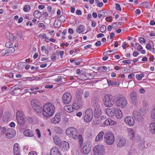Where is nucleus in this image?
Returning <instances> with one entry per match:
<instances>
[{
	"label": "nucleus",
	"instance_id": "1",
	"mask_svg": "<svg viewBox=\"0 0 155 155\" xmlns=\"http://www.w3.org/2000/svg\"><path fill=\"white\" fill-rule=\"evenodd\" d=\"M55 110L54 106L51 103L44 104L42 108V114L46 117H51L54 114Z\"/></svg>",
	"mask_w": 155,
	"mask_h": 155
},
{
	"label": "nucleus",
	"instance_id": "2",
	"mask_svg": "<svg viewBox=\"0 0 155 155\" xmlns=\"http://www.w3.org/2000/svg\"><path fill=\"white\" fill-rule=\"evenodd\" d=\"M78 142L80 149V151L83 154H87L90 152L91 147L89 144L85 143L83 148H81L83 144V138L81 134L78 135Z\"/></svg>",
	"mask_w": 155,
	"mask_h": 155
},
{
	"label": "nucleus",
	"instance_id": "3",
	"mask_svg": "<svg viewBox=\"0 0 155 155\" xmlns=\"http://www.w3.org/2000/svg\"><path fill=\"white\" fill-rule=\"evenodd\" d=\"M100 104V101L97 99L93 102V105L94 109V115L97 118L100 117L102 114Z\"/></svg>",
	"mask_w": 155,
	"mask_h": 155
},
{
	"label": "nucleus",
	"instance_id": "4",
	"mask_svg": "<svg viewBox=\"0 0 155 155\" xmlns=\"http://www.w3.org/2000/svg\"><path fill=\"white\" fill-rule=\"evenodd\" d=\"M104 141L107 145H112L114 141V137L113 134L110 132H106L104 136Z\"/></svg>",
	"mask_w": 155,
	"mask_h": 155
},
{
	"label": "nucleus",
	"instance_id": "5",
	"mask_svg": "<svg viewBox=\"0 0 155 155\" xmlns=\"http://www.w3.org/2000/svg\"><path fill=\"white\" fill-rule=\"evenodd\" d=\"M103 101L104 105L107 107H112L114 103L112 96L109 94L105 95L104 97Z\"/></svg>",
	"mask_w": 155,
	"mask_h": 155
},
{
	"label": "nucleus",
	"instance_id": "6",
	"mask_svg": "<svg viewBox=\"0 0 155 155\" xmlns=\"http://www.w3.org/2000/svg\"><path fill=\"white\" fill-rule=\"evenodd\" d=\"M31 104L32 107L37 113H41L42 110L41 105L39 101L36 99H33L31 101Z\"/></svg>",
	"mask_w": 155,
	"mask_h": 155
},
{
	"label": "nucleus",
	"instance_id": "7",
	"mask_svg": "<svg viewBox=\"0 0 155 155\" xmlns=\"http://www.w3.org/2000/svg\"><path fill=\"white\" fill-rule=\"evenodd\" d=\"M105 150L104 147L101 144H98L94 147L93 149L94 155H103Z\"/></svg>",
	"mask_w": 155,
	"mask_h": 155
},
{
	"label": "nucleus",
	"instance_id": "8",
	"mask_svg": "<svg viewBox=\"0 0 155 155\" xmlns=\"http://www.w3.org/2000/svg\"><path fill=\"white\" fill-rule=\"evenodd\" d=\"M77 132V130L73 127L68 128L66 130V134L72 137L74 139H77L78 137Z\"/></svg>",
	"mask_w": 155,
	"mask_h": 155
},
{
	"label": "nucleus",
	"instance_id": "9",
	"mask_svg": "<svg viewBox=\"0 0 155 155\" xmlns=\"http://www.w3.org/2000/svg\"><path fill=\"white\" fill-rule=\"evenodd\" d=\"M127 101L124 97H120L116 101L117 106L122 108H124L127 104Z\"/></svg>",
	"mask_w": 155,
	"mask_h": 155
},
{
	"label": "nucleus",
	"instance_id": "10",
	"mask_svg": "<svg viewBox=\"0 0 155 155\" xmlns=\"http://www.w3.org/2000/svg\"><path fill=\"white\" fill-rule=\"evenodd\" d=\"M116 144L118 147H122L126 145V140L123 136H118L116 139Z\"/></svg>",
	"mask_w": 155,
	"mask_h": 155
},
{
	"label": "nucleus",
	"instance_id": "11",
	"mask_svg": "<svg viewBox=\"0 0 155 155\" xmlns=\"http://www.w3.org/2000/svg\"><path fill=\"white\" fill-rule=\"evenodd\" d=\"M93 117V113L91 109H89L86 110L85 112L84 120L87 122L91 120Z\"/></svg>",
	"mask_w": 155,
	"mask_h": 155
},
{
	"label": "nucleus",
	"instance_id": "12",
	"mask_svg": "<svg viewBox=\"0 0 155 155\" xmlns=\"http://www.w3.org/2000/svg\"><path fill=\"white\" fill-rule=\"evenodd\" d=\"M72 96L69 93H64L62 97V102L65 104H68L71 101Z\"/></svg>",
	"mask_w": 155,
	"mask_h": 155
},
{
	"label": "nucleus",
	"instance_id": "13",
	"mask_svg": "<svg viewBox=\"0 0 155 155\" xmlns=\"http://www.w3.org/2000/svg\"><path fill=\"white\" fill-rule=\"evenodd\" d=\"M133 115L135 120L140 122H142L143 120V118L140 114L136 111H134Z\"/></svg>",
	"mask_w": 155,
	"mask_h": 155
},
{
	"label": "nucleus",
	"instance_id": "14",
	"mask_svg": "<svg viewBox=\"0 0 155 155\" xmlns=\"http://www.w3.org/2000/svg\"><path fill=\"white\" fill-rule=\"evenodd\" d=\"M125 124L130 126H133L134 124V120L132 117L127 116L124 118Z\"/></svg>",
	"mask_w": 155,
	"mask_h": 155
},
{
	"label": "nucleus",
	"instance_id": "15",
	"mask_svg": "<svg viewBox=\"0 0 155 155\" xmlns=\"http://www.w3.org/2000/svg\"><path fill=\"white\" fill-rule=\"evenodd\" d=\"M16 131L12 128L7 129V132L6 133V136L8 138H12L15 135Z\"/></svg>",
	"mask_w": 155,
	"mask_h": 155
},
{
	"label": "nucleus",
	"instance_id": "16",
	"mask_svg": "<svg viewBox=\"0 0 155 155\" xmlns=\"http://www.w3.org/2000/svg\"><path fill=\"white\" fill-rule=\"evenodd\" d=\"M130 99L132 103L133 104H135L137 102V95L135 92H131L130 95Z\"/></svg>",
	"mask_w": 155,
	"mask_h": 155
},
{
	"label": "nucleus",
	"instance_id": "17",
	"mask_svg": "<svg viewBox=\"0 0 155 155\" xmlns=\"http://www.w3.org/2000/svg\"><path fill=\"white\" fill-rule=\"evenodd\" d=\"M61 119L60 114L59 113H56L54 117L52 118L51 120V123L53 124H56L58 123L60 121Z\"/></svg>",
	"mask_w": 155,
	"mask_h": 155
},
{
	"label": "nucleus",
	"instance_id": "18",
	"mask_svg": "<svg viewBox=\"0 0 155 155\" xmlns=\"http://www.w3.org/2000/svg\"><path fill=\"white\" fill-rule=\"evenodd\" d=\"M78 79L84 81L87 80V78L85 76L84 71L82 70L81 71L79 69H78Z\"/></svg>",
	"mask_w": 155,
	"mask_h": 155
},
{
	"label": "nucleus",
	"instance_id": "19",
	"mask_svg": "<svg viewBox=\"0 0 155 155\" xmlns=\"http://www.w3.org/2000/svg\"><path fill=\"white\" fill-rule=\"evenodd\" d=\"M116 108H107L105 110V113L109 117L114 116L115 113Z\"/></svg>",
	"mask_w": 155,
	"mask_h": 155
},
{
	"label": "nucleus",
	"instance_id": "20",
	"mask_svg": "<svg viewBox=\"0 0 155 155\" xmlns=\"http://www.w3.org/2000/svg\"><path fill=\"white\" fill-rule=\"evenodd\" d=\"M51 155H61L58 149L56 147H52L50 150Z\"/></svg>",
	"mask_w": 155,
	"mask_h": 155
},
{
	"label": "nucleus",
	"instance_id": "21",
	"mask_svg": "<svg viewBox=\"0 0 155 155\" xmlns=\"http://www.w3.org/2000/svg\"><path fill=\"white\" fill-rule=\"evenodd\" d=\"M14 152L15 155H20V148L18 144L15 143L14 145Z\"/></svg>",
	"mask_w": 155,
	"mask_h": 155
},
{
	"label": "nucleus",
	"instance_id": "22",
	"mask_svg": "<svg viewBox=\"0 0 155 155\" xmlns=\"http://www.w3.org/2000/svg\"><path fill=\"white\" fill-rule=\"evenodd\" d=\"M114 121L112 120L110 118L107 119L104 122L103 124V127H105L110 125H114Z\"/></svg>",
	"mask_w": 155,
	"mask_h": 155
},
{
	"label": "nucleus",
	"instance_id": "23",
	"mask_svg": "<svg viewBox=\"0 0 155 155\" xmlns=\"http://www.w3.org/2000/svg\"><path fill=\"white\" fill-rule=\"evenodd\" d=\"M23 134L26 137H31L34 136L33 131L29 129H27L25 130L23 132Z\"/></svg>",
	"mask_w": 155,
	"mask_h": 155
},
{
	"label": "nucleus",
	"instance_id": "24",
	"mask_svg": "<svg viewBox=\"0 0 155 155\" xmlns=\"http://www.w3.org/2000/svg\"><path fill=\"white\" fill-rule=\"evenodd\" d=\"M62 143V150L65 151H68L69 148V143L65 141H63Z\"/></svg>",
	"mask_w": 155,
	"mask_h": 155
},
{
	"label": "nucleus",
	"instance_id": "25",
	"mask_svg": "<svg viewBox=\"0 0 155 155\" xmlns=\"http://www.w3.org/2000/svg\"><path fill=\"white\" fill-rule=\"evenodd\" d=\"M115 114L116 118L117 119H120L122 117V112L121 110L119 108H116Z\"/></svg>",
	"mask_w": 155,
	"mask_h": 155
},
{
	"label": "nucleus",
	"instance_id": "26",
	"mask_svg": "<svg viewBox=\"0 0 155 155\" xmlns=\"http://www.w3.org/2000/svg\"><path fill=\"white\" fill-rule=\"evenodd\" d=\"M104 134L103 131H101L100 132L96 137L95 140V141L98 142L102 140Z\"/></svg>",
	"mask_w": 155,
	"mask_h": 155
},
{
	"label": "nucleus",
	"instance_id": "27",
	"mask_svg": "<svg viewBox=\"0 0 155 155\" xmlns=\"http://www.w3.org/2000/svg\"><path fill=\"white\" fill-rule=\"evenodd\" d=\"M53 138L54 141L56 145L58 146L61 145V140L58 136H55Z\"/></svg>",
	"mask_w": 155,
	"mask_h": 155
},
{
	"label": "nucleus",
	"instance_id": "28",
	"mask_svg": "<svg viewBox=\"0 0 155 155\" xmlns=\"http://www.w3.org/2000/svg\"><path fill=\"white\" fill-rule=\"evenodd\" d=\"M149 129L150 132L153 134L155 135V123H150L149 125Z\"/></svg>",
	"mask_w": 155,
	"mask_h": 155
},
{
	"label": "nucleus",
	"instance_id": "29",
	"mask_svg": "<svg viewBox=\"0 0 155 155\" xmlns=\"http://www.w3.org/2000/svg\"><path fill=\"white\" fill-rule=\"evenodd\" d=\"M3 120L5 123L9 121L10 119V115L9 114L6 113L3 117Z\"/></svg>",
	"mask_w": 155,
	"mask_h": 155
},
{
	"label": "nucleus",
	"instance_id": "30",
	"mask_svg": "<svg viewBox=\"0 0 155 155\" xmlns=\"http://www.w3.org/2000/svg\"><path fill=\"white\" fill-rule=\"evenodd\" d=\"M84 91L83 90L80 89L78 91V102L80 101L81 103V104L83 102L82 100V96L83 94Z\"/></svg>",
	"mask_w": 155,
	"mask_h": 155
},
{
	"label": "nucleus",
	"instance_id": "31",
	"mask_svg": "<svg viewBox=\"0 0 155 155\" xmlns=\"http://www.w3.org/2000/svg\"><path fill=\"white\" fill-rule=\"evenodd\" d=\"M135 134L134 130L132 128L128 129V135L130 137V139H133L134 136Z\"/></svg>",
	"mask_w": 155,
	"mask_h": 155
},
{
	"label": "nucleus",
	"instance_id": "32",
	"mask_svg": "<svg viewBox=\"0 0 155 155\" xmlns=\"http://www.w3.org/2000/svg\"><path fill=\"white\" fill-rule=\"evenodd\" d=\"M64 108L65 110L68 112H71L73 111L72 106L71 105L65 106L64 107Z\"/></svg>",
	"mask_w": 155,
	"mask_h": 155
},
{
	"label": "nucleus",
	"instance_id": "33",
	"mask_svg": "<svg viewBox=\"0 0 155 155\" xmlns=\"http://www.w3.org/2000/svg\"><path fill=\"white\" fill-rule=\"evenodd\" d=\"M16 119L18 122L20 124L23 125L25 123L23 117L16 118Z\"/></svg>",
	"mask_w": 155,
	"mask_h": 155
},
{
	"label": "nucleus",
	"instance_id": "34",
	"mask_svg": "<svg viewBox=\"0 0 155 155\" xmlns=\"http://www.w3.org/2000/svg\"><path fill=\"white\" fill-rule=\"evenodd\" d=\"M54 130L55 133L58 134H61L63 132L62 130L60 127L57 126L54 127Z\"/></svg>",
	"mask_w": 155,
	"mask_h": 155
},
{
	"label": "nucleus",
	"instance_id": "35",
	"mask_svg": "<svg viewBox=\"0 0 155 155\" xmlns=\"http://www.w3.org/2000/svg\"><path fill=\"white\" fill-rule=\"evenodd\" d=\"M107 68L105 66H101L97 68V71L99 72H104L107 71Z\"/></svg>",
	"mask_w": 155,
	"mask_h": 155
},
{
	"label": "nucleus",
	"instance_id": "36",
	"mask_svg": "<svg viewBox=\"0 0 155 155\" xmlns=\"http://www.w3.org/2000/svg\"><path fill=\"white\" fill-rule=\"evenodd\" d=\"M144 76V74L143 73L137 74L136 75V78L138 80H141Z\"/></svg>",
	"mask_w": 155,
	"mask_h": 155
},
{
	"label": "nucleus",
	"instance_id": "37",
	"mask_svg": "<svg viewBox=\"0 0 155 155\" xmlns=\"http://www.w3.org/2000/svg\"><path fill=\"white\" fill-rule=\"evenodd\" d=\"M117 23V22H114L112 24V25H109L108 27L107 30L109 31H110L112 28H114L115 29H116L117 28H116L114 26V25H116Z\"/></svg>",
	"mask_w": 155,
	"mask_h": 155
},
{
	"label": "nucleus",
	"instance_id": "38",
	"mask_svg": "<svg viewBox=\"0 0 155 155\" xmlns=\"http://www.w3.org/2000/svg\"><path fill=\"white\" fill-rule=\"evenodd\" d=\"M84 28L83 25L79 26L78 28V33H81L83 32L84 30Z\"/></svg>",
	"mask_w": 155,
	"mask_h": 155
},
{
	"label": "nucleus",
	"instance_id": "39",
	"mask_svg": "<svg viewBox=\"0 0 155 155\" xmlns=\"http://www.w3.org/2000/svg\"><path fill=\"white\" fill-rule=\"evenodd\" d=\"M23 112L21 110L18 111L16 113V118L23 117Z\"/></svg>",
	"mask_w": 155,
	"mask_h": 155
},
{
	"label": "nucleus",
	"instance_id": "40",
	"mask_svg": "<svg viewBox=\"0 0 155 155\" xmlns=\"http://www.w3.org/2000/svg\"><path fill=\"white\" fill-rule=\"evenodd\" d=\"M31 9L30 6L29 5H26L23 8V11L26 12H28Z\"/></svg>",
	"mask_w": 155,
	"mask_h": 155
},
{
	"label": "nucleus",
	"instance_id": "41",
	"mask_svg": "<svg viewBox=\"0 0 155 155\" xmlns=\"http://www.w3.org/2000/svg\"><path fill=\"white\" fill-rule=\"evenodd\" d=\"M54 25L55 28H57L61 25V22L59 21H55Z\"/></svg>",
	"mask_w": 155,
	"mask_h": 155
},
{
	"label": "nucleus",
	"instance_id": "42",
	"mask_svg": "<svg viewBox=\"0 0 155 155\" xmlns=\"http://www.w3.org/2000/svg\"><path fill=\"white\" fill-rule=\"evenodd\" d=\"M107 82L109 86H113L117 84V82L114 81L107 80Z\"/></svg>",
	"mask_w": 155,
	"mask_h": 155
},
{
	"label": "nucleus",
	"instance_id": "43",
	"mask_svg": "<svg viewBox=\"0 0 155 155\" xmlns=\"http://www.w3.org/2000/svg\"><path fill=\"white\" fill-rule=\"evenodd\" d=\"M141 5L144 8H147L149 6V3L147 2H145L141 3Z\"/></svg>",
	"mask_w": 155,
	"mask_h": 155
},
{
	"label": "nucleus",
	"instance_id": "44",
	"mask_svg": "<svg viewBox=\"0 0 155 155\" xmlns=\"http://www.w3.org/2000/svg\"><path fill=\"white\" fill-rule=\"evenodd\" d=\"M1 130V134L2 135L4 134L5 133H6L7 132V129L6 130V128L4 127H2L0 128Z\"/></svg>",
	"mask_w": 155,
	"mask_h": 155
},
{
	"label": "nucleus",
	"instance_id": "45",
	"mask_svg": "<svg viewBox=\"0 0 155 155\" xmlns=\"http://www.w3.org/2000/svg\"><path fill=\"white\" fill-rule=\"evenodd\" d=\"M151 117L155 120V109H153L150 114Z\"/></svg>",
	"mask_w": 155,
	"mask_h": 155
},
{
	"label": "nucleus",
	"instance_id": "46",
	"mask_svg": "<svg viewBox=\"0 0 155 155\" xmlns=\"http://www.w3.org/2000/svg\"><path fill=\"white\" fill-rule=\"evenodd\" d=\"M98 17L99 18H100L102 17H104L103 15V10H100L98 12Z\"/></svg>",
	"mask_w": 155,
	"mask_h": 155
},
{
	"label": "nucleus",
	"instance_id": "47",
	"mask_svg": "<svg viewBox=\"0 0 155 155\" xmlns=\"http://www.w3.org/2000/svg\"><path fill=\"white\" fill-rule=\"evenodd\" d=\"M25 120L28 123H32L33 122L32 119L28 116L26 117Z\"/></svg>",
	"mask_w": 155,
	"mask_h": 155
},
{
	"label": "nucleus",
	"instance_id": "48",
	"mask_svg": "<svg viewBox=\"0 0 155 155\" xmlns=\"http://www.w3.org/2000/svg\"><path fill=\"white\" fill-rule=\"evenodd\" d=\"M0 53L2 55L4 56L8 54V53L6 50L2 49Z\"/></svg>",
	"mask_w": 155,
	"mask_h": 155
},
{
	"label": "nucleus",
	"instance_id": "49",
	"mask_svg": "<svg viewBox=\"0 0 155 155\" xmlns=\"http://www.w3.org/2000/svg\"><path fill=\"white\" fill-rule=\"evenodd\" d=\"M106 29V28L105 26L104 25H102L101 26L100 28V30L101 32L103 33L105 31Z\"/></svg>",
	"mask_w": 155,
	"mask_h": 155
},
{
	"label": "nucleus",
	"instance_id": "50",
	"mask_svg": "<svg viewBox=\"0 0 155 155\" xmlns=\"http://www.w3.org/2000/svg\"><path fill=\"white\" fill-rule=\"evenodd\" d=\"M73 109L77 110L78 108V103L77 102H74L72 106Z\"/></svg>",
	"mask_w": 155,
	"mask_h": 155
},
{
	"label": "nucleus",
	"instance_id": "51",
	"mask_svg": "<svg viewBox=\"0 0 155 155\" xmlns=\"http://www.w3.org/2000/svg\"><path fill=\"white\" fill-rule=\"evenodd\" d=\"M40 13V12L39 11H36L34 12V15L35 17H38Z\"/></svg>",
	"mask_w": 155,
	"mask_h": 155
},
{
	"label": "nucleus",
	"instance_id": "52",
	"mask_svg": "<svg viewBox=\"0 0 155 155\" xmlns=\"http://www.w3.org/2000/svg\"><path fill=\"white\" fill-rule=\"evenodd\" d=\"M116 8L117 10L119 11H121V10L120 5L117 3L116 4Z\"/></svg>",
	"mask_w": 155,
	"mask_h": 155
},
{
	"label": "nucleus",
	"instance_id": "53",
	"mask_svg": "<svg viewBox=\"0 0 155 155\" xmlns=\"http://www.w3.org/2000/svg\"><path fill=\"white\" fill-rule=\"evenodd\" d=\"M51 59L53 60H56V54L55 53H53L51 56Z\"/></svg>",
	"mask_w": 155,
	"mask_h": 155
},
{
	"label": "nucleus",
	"instance_id": "54",
	"mask_svg": "<svg viewBox=\"0 0 155 155\" xmlns=\"http://www.w3.org/2000/svg\"><path fill=\"white\" fill-rule=\"evenodd\" d=\"M146 48L147 49V50H150L152 48L151 45L150 44V43H147L146 44Z\"/></svg>",
	"mask_w": 155,
	"mask_h": 155
},
{
	"label": "nucleus",
	"instance_id": "55",
	"mask_svg": "<svg viewBox=\"0 0 155 155\" xmlns=\"http://www.w3.org/2000/svg\"><path fill=\"white\" fill-rule=\"evenodd\" d=\"M38 136V137L40 138L41 137V134L39 130L38 129H37L35 130Z\"/></svg>",
	"mask_w": 155,
	"mask_h": 155
},
{
	"label": "nucleus",
	"instance_id": "56",
	"mask_svg": "<svg viewBox=\"0 0 155 155\" xmlns=\"http://www.w3.org/2000/svg\"><path fill=\"white\" fill-rule=\"evenodd\" d=\"M139 41L140 43L142 44L143 43H145L146 40L143 38H140L139 39Z\"/></svg>",
	"mask_w": 155,
	"mask_h": 155
},
{
	"label": "nucleus",
	"instance_id": "57",
	"mask_svg": "<svg viewBox=\"0 0 155 155\" xmlns=\"http://www.w3.org/2000/svg\"><path fill=\"white\" fill-rule=\"evenodd\" d=\"M39 37H41L43 39H47L46 35L45 34H40L39 35Z\"/></svg>",
	"mask_w": 155,
	"mask_h": 155
},
{
	"label": "nucleus",
	"instance_id": "58",
	"mask_svg": "<svg viewBox=\"0 0 155 155\" xmlns=\"http://www.w3.org/2000/svg\"><path fill=\"white\" fill-rule=\"evenodd\" d=\"M37 153L36 151H31L28 153V155H37Z\"/></svg>",
	"mask_w": 155,
	"mask_h": 155
},
{
	"label": "nucleus",
	"instance_id": "59",
	"mask_svg": "<svg viewBox=\"0 0 155 155\" xmlns=\"http://www.w3.org/2000/svg\"><path fill=\"white\" fill-rule=\"evenodd\" d=\"M89 96V93L88 91H86L84 94V97L86 98H87Z\"/></svg>",
	"mask_w": 155,
	"mask_h": 155
},
{
	"label": "nucleus",
	"instance_id": "60",
	"mask_svg": "<svg viewBox=\"0 0 155 155\" xmlns=\"http://www.w3.org/2000/svg\"><path fill=\"white\" fill-rule=\"evenodd\" d=\"M96 25V22L94 21H91V25L92 27H95Z\"/></svg>",
	"mask_w": 155,
	"mask_h": 155
},
{
	"label": "nucleus",
	"instance_id": "61",
	"mask_svg": "<svg viewBox=\"0 0 155 155\" xmlns=\"http://www.w3.org/2000/svg\"><path fill=\"white\" fill-rule=\"evenodd\" d=\"M10 37L9 39L11 41H12L15 38V37L12 35V34H9Z\"/></svg>",
	"mask_w": 155,
	"mask_h": 155
},
{
	"label": "nucleus",
	"instance_id": "62",
	"mask_svg": "<svg viewBox=\"0 0 155 155\" xmlns=\"http://www.w3.org/2000/svg\"><path fill=\"white\" fill-rule=\"evenodd\" d=\"M38 27L43 28L44 29L45 28V26L44 25L41 23H39L38 25Z\"/></svg>",
	"mask_w": 155,
	"mask_h": 155
},
{
	"label": "nucleus",
	"instance_id": "63",
	"mask_svg": "<svg viewBox=\"0 0 155 155\" xmlns=\"http://www.w3.org/2000/svg\"><path fill=\"white\" fill-rule=\"evenodd\" d=\"M106 20L107 21H112V17L111 16H110L109 17H106L105 18Z\"/></svg>",
	"mask_w": 155,
	"mask_h": 155
},
{
	"label": "nucleus",
	"instance_id": "64",
	"mask_svg": "<svg viewBox=\"0 0 155 155\" xmlns=\"http://www.w3.org/2000/svg\"><path fill=\"white\" fill-rule=\"evenodd\" d=\"M134 77V75L133 73H131L128 75V78L129 79H131L133 77Z\"/></svg>",
	"mask_w": 155,
	"mask_h": 155
}]
</instances>
